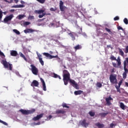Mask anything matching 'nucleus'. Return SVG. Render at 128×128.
Segmentation results:
<instances>
[{
    "label": "nucleus",
    "instance_id": "nucleus-1",
    "mask_svg": "<svg viewBox=\"0 0 128 128\" xmlns=\"http://www.w3.org/2000/svg\"><path fill=\"white\" fill-rule=\"evenodd\" d=\"M63 72V81L64 82V84L65 86H67L68 84V82H70L72 79H70V74L68 72L67 70H64L62 71Z\"/></svg>",
    "mask_w": 128,
    "mask_h": 128
},
{
    "label": "nucleus",
    "instance_id": "nucleus-2",
    "mask_svg": "<svg viewBox=\"0 0 128 128\" xmlns=\"http://www.w3.org/2000/svg\"><path fill=\"white\" fill-rule=\"evenodd\" d=\"M128 65V58H126L124 62V72L122 74L123 78H126V74L128 72V70L126 68V66Z\"/></svg>",
    "mask_w": 128,
    "mask_h": 128
},
{
    "label": "nucleus",
    "instance_id": "nucleus-3",
    "mask_svg": "<svg viewBox=\"0 0 128 128\" xmlns=\"http://www.w3.org/2000/svg\"><path fill=\"white\" fill-rule=\"evenodd\" d=\"M20 112H22V114H24L25 116H28V114H32L36 112V109L32 108L31 110H24V109H20Z\"/></svg>",
    "mask_w": 128,
    "mask_h": 128
},
{
    "label": "nucleus",
    "instance_id": "nucleus-4",
    "mask_svg": "<svg viewBox=\"0 0 128 128\" xmlns=\"http://www.w3.org/2000/svg\"><path fill=\"white\" fill-rule=\"evenodd\" d=\"M1 64H3L4 68H8L10 70H12V64H10L8 62H6V60H2L1 61Z\"/></svg>",
    "mask_w": 128,
    "mask_h": 128
},
{
    "label": "nucleus",
    "instance_id": "nucleus-5",
    "mask_svg": "<svg viewBox=\"0 0 128 128\" xmlns=\"http://www.w3.org/2000/svg\"><path fill=\"white\" fill-rule=\"evenodd\" d=\"M109 80L112 84H118V80L116 79V74H110Z\"/></svg>",
    "mask_w": 128,
    "mask_h": 128
},
{
    "label": "nucleus",
    "instance_id": "nucleus-6",
    "mask_svg": "<svg viewBox=\"0 0 128 128\" xmlns=\"http://www.w3.org/2000/svg\"><path fill=\"white\" fill-rule=\"evenodd\" d=\"M34 12V14H39L38 15L39 18H44V16H46V12H44V10H35Z\"/></svg>",
    "mask_w": 128,
    "mask_h": 128
},
{
    "label": "nucleus",
    "instance_id": "nucleus-7",
    "mask_svg": "<svg viewBox=\"0 0 128 128\" xmlns=\"http://www.w3.org/2000/svg\"><path fill=\"white\" fill-rule=\"evenodd\" d=\"M69 82L72 86L76 90H80V87H78V84L74 81V80L71 79L70 81Z\"/></svg>",
    "mask_w": 128,
    "mask_h": 128
},
{
    "label": "nucleus",
    "instance_id": "nucleus-8",
    "mask_svg": "<svg viewBox=\"0 0 128 128\" xmlns=\"http://www.w3.org/2000/svg\"><path fill=\"white\" fill-rule=\"evenodd\" d=\"M30 66L32 68H31V70L33 74H34L35 76H38V70L34 65V64H31Z\"/></svg>",
    "mask_w": 128,
    "mask_h": 128
},
{
    "label": "nucleus",
    "instance_id": "nucleus-9",
    "mask_svg": "<svg viewBox=\"0 0 128 128\" xmlns=\"http://www.w3.org/2000/svg\"><path fill=\"white\" fill-rule=\"evenodd\" d=\"M110 60H116L118 62V66H120V64H122V62H120V57L118 58V59H116V58L114 55H112L110 58Z\"/></svg>",
    "mask_w": 128,
    "mask_h": 128
},
{
    "label": "nucleus",
    "instance_id": "nucleus-10",
    "mask_svg": "<svg viewBox=\"0 0 128 128\" xmlns=\"http://www.w3.org/2000/svg\"><path fill=\"white\" fill-rule=\"evenodd\" d=\"M79 124L80 126H84V128H88V124H90L88 122H86V119L80 120Z\"/></svg>",
    "mask_w": 128,
    "mask_h": 128
},
{
    "label": "nucleus",
    "instance_id": "nucleus-11",
    "mask_svg": "<svg viewBox=\"0 0 128 128\" xmlns=\"http://www.w3.org/2000/svg\"><path fill=\"white\" fill-rule=\"evenodd\" d=\"M44 56H46V58H50V60H52V58H58V56L56 55L55 56H52L51 54H50L48 53V52H44L43 53Z\"/></svg>",
    "mask_w": 128,
    "mask_h": 128
},
{
    "label": "nucleus",
    "instance_id": "nucleus-12",
    "mask_svg": "<svg viewBox=\"0 0 128 128\" xmlns=\"http://www.w3.org/2000/svg\"><path fill=\"white\" fill-rule=\"evenodd\" d=\"M12 18H14L13 14H10L8 16H6L4 20V22H8L12 20Z\"/></svg>",
    "mask_w": 128,
    "mask_h": 128
},
{
    "label": "nucleus",
    "instance_id": "nucleus-13",
    "mask_svg": "<svg viewBox=\"0 0 128 128\" xmlns=\"http://www.w3.org/2000/svg\"><path fill=\"white\" fill-rule=\"evenodd\" d=\"M44 114H41L39 115H37L36 116L33 118L32 120L34 122H36V120H40L42 116H44Z\"/></svg>",
    "mask_w": 128,
    "mask_h": 128
},
{
    "label": "nucleus",
    "instance_id": "nucleus-14",
    "mask_svg": "<svg viewBox=\"0 0 128 128\" xmlns=\"http://www.w3.org/2000/svg\"><path fill=\"white\" fill-rule=\"evenodd\" d=\"M110 100H112V98L110 96L108 98H106V102L107 106H110V104H112Z\"/></svg>",
    "mask_w": 128,
    "mask_h": 128
},
{
    "label": "nucleus",
    "instance_id": "nucleus-15",
    "mask_svg": "<svg viewBox=\"0 0 128 128\" xmlns=\"http://www.w3.org/2000/svg\"><path fill=\"white\" fill-rule=\"evenodd\" d=\"M40 84L38 83V82L36 81V80H34L32 82L30 86H38Z\"/></svg>",
    "mask_w": 128,
    "mask_h": 128
},
{
    "label": "nucleus",
    "instance_id": "nucleus-16",
    "mask_svg": "<svg viewBox=\"0 0 128 128\" xmlns=\"http://www.w3.org/2000/svg\"><path fill=\"white\" fill-rule=\"evenodd\" d=\"M36 32V30L30 28H26L24 30V32L25 34H31L32 32Z\"/></svg>",
    "mask_w": 128,
    "mask_h": 128
},
{
    "label": "nucleus",
    "instance_id": "nucleus-17",
    "mask_svg": "<svg viewBox=\"0 0 128 128\" xmlns=\"http://www.w3.org/2000/svg\"><path fill=\"white\" fill-rule=\"evenodd\" d=\"M40 80L42 84L43 90L46 92V82H44V80L42 78H40Z\"/></svg>",
    "mask_w": 128,
    "mask_h": 128
},
{
    "label": "nucleus",
    "instance_id": "nucleus-18",
    "mask_svg": "<svg viewBox=\"0 0 128 128\" xmlns=\"http://www.w3.org/2000/svg\"><path fill=\"white\" fill-rule=\"evenodd\" d=\"M56 114H66V111L64 110H58L56 111Z\"/></svg>",
    "mask_w": 128,
    "mask_h": 128
},
{
    "label": "nucleus",
    "instance_id": "nucleus-19",
    "mask_svg": "<svg viewBox=\"0 0 128 128\" xmlns=\"http://www.w3.org/2000/svg\"><path fill=\"white\" fill-rule=\"evenodd\" d=\"M38 56V58L39 62L41 64L42 66H44V60H42V55H39L37 52Z\"/></svg>",
    "mask_w": 128,
    "mask_h": 128
},
{
    "label": "nucleus",
    "instance_id": "nucleus-20",
    "mask_svg": "<svg viewBox=\"0 0 128 128\" xmlns=\"http://www.w3.org/2000/svg\"><path fill=\"white\" fill-rule=\"evenodd\" d=\"M10 56H18V52H16V50H10Z\"/></svg>",
    "mask_w": 128,
    "mask_h": 128
},
{
    "label": "nucleus",
    "instance_id": "nucleus-21",
    "mask_svg": "<svg viewBox=\"0 0 128 128\" xmlns=\"http://www.w3.org/2000/svg\"><path fill=\"white\" fill-rule=\"evenodd\" d=\"M95 126H97L98 128H104V124H100V122H97L95 124Z\"/></svg>",
    "mask_w": 128,
    "mask_h": 128
},
{
    "label": "nucleus",
    "instance_id": "nucleus-22",
    "mask_svg": "<svg viewBox=\"0 0 128 128\" xmlns=\"http://www.w3.org/2000/svg\"><path fill=\"white\" fill-rule=\"evenodd\" d=\"M69 36H71L72 40H76V33L72 32L69 33Z\"/></svg>",
    "mask_w": 128,
    "mask_h": 128
},
{
    "label": "nucleus",
    "instance_id": "nucleus-23",
    "mask_svg": "<svg viewBox=\"0 0 128 128\" xmlns=\"http://www.w3.org/2000/svg\"><path fill=\"white\" fill-rule=\"evenodd\" d=\"M82 92H84V91L82 90H76L74 92V94H75V96H78L82 94Z\"/></svg>",
    "mask_w": 128,
    "mask_h": 128
},
{
    "label": "nucleus",
    "instance_id": "nucleus-24",
    "mask_svg": "<svg viewBox=\"0 0 128 128\" xmlns=\"http://www.w3.org/2000/svg\"><path fill=\"white\" fill-rule=\"evenodd\" d=\"M108 114H110V112H106L100 113L99 115H100L102 118H105L106 116H108Z\"/></svg>",
    "mask_w": 128,
    "mask_h": 128
},
{
    "label": "nucleus",
    "instance_id": "nucleus-25",
    "mask_svg": "<svg viewBox=\"0 0 128 128\" xmlns=\"http://www.w3.org/2000/svg\"><path fill=\"white\" fill-rule=\"evenodd\" d=\"M82 46L80 45V44H78L74 47V49L75 50H82Z\"/></svg>",
    "mask_w": 128,
    "mask_h": 128
},
{
    "label": "nucleus",
    "instance_id": "nucleus-26",
    "mask_svg": "<svg viewBox=\"0 0 128 128\" xmlns=\"http://www.w3.org/2000/svg\"><path fill=\"white\" fill-rule=\"evenodd\" d=\"M120 108H122V110H126V106H124V103L120 102Z\"/></svg>",
    "mask_w": 128,
    "mask_h": 128
},
{
    "label": "nucleus",
    "instance_id": "nucleus-27",
    "mask_svg": "<svg viewBox=\"0 0 128 128\" xmlns=\"http://www.w3.org/2000/svg\"><path fill=\"white\" fill-rule=\"evenodd\" d=\"M20 56L21 58H24V60H26V62L28 60V59H26V56H24V54H23L22 52H19Z\"/></svg>",
    "mask_w": 128,
    "mask_h": 128
},
{
    "label": "nucleus",
    "instance_id": "nucleus-28",
    "mask_svg": "<svg viewBox=\"0 0 128 128\" xmlns=\"http://www.w3.org/2000/svg\"><path fill=\"white\" fill-rule=\"evenodd\" d=\"M53 78H58L59 80H62V78L60 77V76L58 75L55 73H53Z\"/></svg>",
    "mask_w": 128,
    "mask_h": 128
},
{
    "label": "nucleus",
    "instance_id": "nucleus-29",
    "mask_svg": "<svg viewBox=\"0 0 128 128\" xmlns=\"http://www.w3.org/2000/svg\"><path fill=\"white\" fill-rule=\"evenodd\" d=\"M13 32H14L15 34H18V35L20 34V31H18V30L14 29V30H13Z\"/></svg>",
    "mask_w": 128,
    "mask_h": 128
},
{
    "label": "nucleus",
    "instance_id": "nucleus-30",
    "mask_svg": "<svg viewBox=\"0 0 128 128\" xmlns=\"http://www.w3.org/2000/svg\"><path fill=\"white\" fill-rule=\"evenodd\" d=\"M66 6H60V10L61 12H64V10H66Z\"/></svg>",
    "mask_w": 128,
    "mask_h": 128
},
{
    "label": "nucleus",
    "instance_id": "nucleus-31",
    "mask_svg": "<svg viewBox=\"0 0 128 128\" xmlns=\"http://www.w3.org/2000/svg\"><path fill=\"white\" fill-rule=\"evenodd\" d=\"M18 18L19 20H22V18H24V15L20 14L19 16H18Z\"/></svg>",
    "mask_w": 128,
    "mask_h": 128
},
{
    "label": "nucleus",
    "instance_id": "nucleus-32",
    "mask_svg": "<svg viewBox=\"0 0 128 128\" xmlns=\"http://www.w3.org/2000/svg\"><path fill=\"white\" fill-rule=\"evenodd\" d=\"M119 52L120 56H124V52L122 51V49L120 48L119 49Z\"/></svg>",
    "mask_w": 128,
    "mask_h": 128
},
{
    "label": "nucleus",
    "instance_id": "nucleus-33",
    "mask_svg": "<svg viewBox=\"0 0 128 128\" xmlns=\"http://www.w3.org/2000/svg\"><path fill=\"white\" fill-rule=\"evenodd\" d=\"M96 86H98V88H102V83H100V82H98L96 83Z\"/></svg>",
    "mask_w": 128,
    "mask_h": 128
},
{
    "label": "nucleus",
    "instance_id": "nucleus-34",
    "mask_svg": "<svg viewBox=\"0 0 128 128\" xmlns=\"http://www.w3.org/2000/svg\"><path fill=\"white\" fill-rule=\"evenodd\" d=\"M38 2H40V4H43L44 2H46V0H36Z\"/></svg>",
    "mask_w": 128,
    "mask_h": 128
},
{
    "label": "nucleus",
    "instance_id": "nucleus-35",
    "mask_svg": "<svg viewBox=\"0 0 128 128\" xmlns=\"http://www.w3.org/2000/svg\"><path fill=\"white\" fill-rule=\"evenodd\" d=\"M62 106H63V108H70V106H68V104H66V103H63L62 104Z\"/></svg>",
    "mask_w": 128,
    "mask_h": 128
},
{
    "label": "nucleus",
    "instance_id": "nucleus-36",
    "mask_svg": "<svg viewBox=\"0 0 128 128\" xmlns=\"http://www.w3.org/2000/svg\"><path fill=\"white\" fill-rule=\"evenodd\" d=\"M89 114L90 116H94V114H96L94 112H90Z\"/></svg>",
    "mask_w": 128,
    "mask_h": 128
},
{
    "label": "nucleus",
    "instance_id": "nucleus-37",
    "mask_svg": "<svg viewBox=\"0 0 128 128\" xmlns=\"http://www.w3.org/2000/svg\"><path fill=\"white\" fill-rule=\"evenodd\" d=\"M0 122L1 124H4V126H8V123H6V122H4L2 120H0Z\"/></svg>",
    "mask_w": 128,
    "mask_h": 128
},
{
    "label": "nucleus",
    "instance_id": "nucleus-38",
    "mask_svg": "<svg viewBox=\"0 0 128 128\" xmlns=\"http://www.w3.org/2000/svg\"><path fill=\"white\" fill-rule=\"evenodd\" d=\"M124 22L125 24H128V18H124Z\"/></svg>",
    "mask_w": 128,
    "mask_h": 128
},
{
    "label": "nucleus",
    "instance_id": "nucleus-39",
    "mask_svg": "<svg viewBox=\"0 0 128 128\" xmlns=\"http://www.w3.org/2000/svg\"><path fill=\"white\" fill-rule=\"evenodd\" d=\"M2 18V11L0 8V20Z\"/></svg>",
    "mask_w": 128,
    "mask_h": 128
},
{
    "label": "nucleus",
    "instance_id": "nucleus-40",
    "mask_svg": "<svg viewBox=\"0 0 128 128\" xmlns=\"http://www.w3.org/2000/svg\"><path fill=\"white\" fill-rule=\"evenodd\" d=\"M6 2H8V4H12V2H14V0H10V1H8V0H4Z\"/></svg>",
    "mask_w": 128,
    "mask_h": 128
},
{
    "label": "nucleus",
    "instance_id": "nucleus-41",
    "mask_svg": "<svg viewBox=\"0 0 128 128\" xmlns=\"http://www.w3.org/2000/svg\"><path fill=\"white\" fill-rule=\"evenodd\" d=\"M116 126V124H114V123H111L110 124V128H114V126Z\"/></svg>",
    "mask_w": 128,
    "mask_h": 128
},
{
    "label": "nucleus",
    "instance_id": "nucleus-42",
    "mask_svg": "<svg viewBox=\"0 0 128 128\" xmlns=\"http://www.w3.org/2000/svg\"><path fill=\"white\" fill-rule=\"evenodd\" d=\"M28 24H30V22H24V26H28Z\"/></svg>",
    "mask_w": 128,
    "mask_h": 128
},
{
    "label": "nucleus",
    "instance_id": "nucleus-43",
    "mask_svg": "<svg viewBox=\"0 0 128 128\" xmlns=\"http://www.w3.org/2000/svg\"><path fill=\"white\" fill-rule=\"evenodd\" d=\"M115 88L116 89L118 92H120V88L118 86H116Z\"/></svg>",
    "mask_w": 128,
    "mask_h": 128
},
{
    "label": "nucleus",
    "instance_id": "nucleus-44",
    "mask_svg": "<svg viewBox=\"0 0 128 128\" xmlns=\"http://www.w3.org/2000/svg\"><path fill=\"white\" fill-rule=\"evenodd\" d=\"M64 6V2L62 0L60 1V6Z\"/></svg>",
    "mask_w": 128,
    "mask_h": 128
},
{
    "label": "nucleus",
    "instance_id": "nucleus-45",
    "mask_svg": "<svg viewBox=\"0 0 128 128\" xmlns=\"http://www.w3.org/2000/svg\"><path fill=\"white\" fill-rule=\"evenodd\" d=\"M122 80H120L119 82L118 87V88H120V86H122Z\"/></svg>",
    "mask_w": 128,
    "mask_h": 128
},
{
    "label": "nucleus",
    "instance_id": "nucleus-46",
    "mask_svg": "<svg viewBox=\"0 0 128 128\" xmlns=\"http://www.w3.org/2000/svg\"><path fill=\"white\" fill-rule=\"evenodd\" d=\"M114 20H120V17H118V16H116L114 18Z\"/></svg>",
    "mask_w": 128,
    "mask_h": 128
},
{
    "label": "nucleus",
    "instance_id": "nucleus-47",
    "mask_svg": "<svg viewBox=\"0 0 128 128\" xmlns=\"http://www.w3.org/2000/svg\"><path fill=\"white\" fill-rule=\"evenodd\" d=\"M112 64L114 68H118V64L116 63L112 62Z\"/></svg>",
    "mask_w": 128,
    "mask_h": 128
},
{
    "label": "nucleus",
    "instance_id": "nucleus-48",
    "mask_svg": "<svg viewBox=\"0 0 128 128\" xmlns=\"http://www.w3.org/2000/svg\"><path fill=\"white\" fill-rule=\"evenodd\" d=\"M0 56H4H4H4V52H2V51H0Z\"/></svg>",
    "mask_w": 128,
    "mask_h": 128
},
{
    "label": "nucleus",
    "instance_id": "nucleus-49",
    "mask_svg": "<svg viewBox=\"0 0 128 128\" xmlns=\"http://www.w3.org/2000/svg\"><path fill=\"white\" fill-rule=\"evenodd\" d=\"M18 8H24V5L19 4V5H18Z\"/></svg>",
    "mask_w": 128,
    "mask_h": 128
},
{
    "label": "nucleus",
    "instance_id": "nucleus-50",
    "mask_svg": "<svg viewBox=\"0 0 128 128\" xmlns=\"http://www.w3.org/2000/svg\"><path fill=\"white\" fill-rule=\"evenodd\" d=\"M118 30H124V28H122V26H118Z\"/></svg>",
    "mask_w": 128,
    "mask_h": 128
},
{
    "label": "nucleus",
    "instance_id": "nucleus-51",
    "mask_svg": "<svg viewBox=\"0 0 128 128\" xmlns=\"http://www.w3.org/2000/svg\"><path fill=\"white\" fill-rule=\"evenodd\" d=\"M48 120H50L51 118H52V115H50L47 117Z\"/></svg>",
    "mask_w": 128,
    "mask_h": 128
},
{
    "label": "nucleus",
    "instance_id": "nucleus-52",
    "mask_svg": "<svg viewBox=\"0 0 128 128\" xmlns=\"http://www.w3.org/2000/svg\"><path fill=\"white\" fill-rule=\"evenodd\" d=\"M105 30H106V31L108 32H110V29H108V28H105Z\"/></svg>",
    "mask_w": 128,
    "mask_h": 128
},
{
    "label": "nucleus",
    "instance_id": "nucleus-53",
    "mask_svg": "<svg viewBox=\"0 0 128 128\" xmlns=\"http://www.w3.org/2000/svg\"><path fill=\"white\" fill-rule=\"evenodd\" d=\"M50 10L51 12H56V10H55L54 8H50Z\"/></svg>",
    "mask_w": 128,
    "mask_h": 128
},
{
    "label": "nucleus",
    "instance_id": "nucleus-54",
    "mask_svg": "<svg viewBox=\"0 0 128 128\" xmlns=\"http://www.w3.org/2000/svg\"><path fill=\"white\" fill-rule=\"evenodd\" d=\"M12 8H18V5L12 6Z\"/></svg>",
    "mask_w": 128,
    "mask_h": 128
},
{
    "label": "nucleus",
    "instance_id": "nucleus-55",
    "mask_svg": "<svg viewBox=\"0 0 128 128\" xmlns=\"http://www.w3.org/2000/svg\"><path fill=\"white\" fill-rule=\"evenodd\" d=\"M35 126H40V122H38L37 123H35Z\"/></svg>",
    "mask_w": 128,
    "mask_h": 128
},
{
    "label": "nucleus",
    "instance_id": "nucleus-56",
    "mask_svg": "<svg viewBox=\"0 0 128 128\" xmlns=\"http://www.w3.org/2000/svg\"><path fill=\"white\" fill-rule=\"evenodd\" d=\"M111 72H112V74H113L114 72V68H113L112 69Z\"/></svg>",
    "mask_w": 128,
    "mask_h": 128
},
{
    "label": "nucleus",
    "instance_id": "nucleus-57",
    "mask_svg": "<svg viewBox=\"0 0 128 128\" xmlns=\"http://www.w3.org/2000/svg\"><path fill=\"white\" fill-rule=\"evenodd\" d=\"M126 52H128V46L126 47Z\"/></svg>",
    "mask_w": 128,
    "mask_h": 128
},
{
    "label": "nucleus",
    "instance_id": "nucleus-58",
    "mask_svg": "<svg viewBox=\"0 0 128 128\" xmlns=\"http://www.w3.org/2000/svg\"><path fill=\"white\" fill-rule=\"evenodd\" d=\"M125 84H126V86H127V88H128V82H125Z\"/></svg>",
    "mask_w": 128,
    "mask_h": 128
},
{
    "label": "nucleus",
    "instance_id": "nucleus-59",
    "mask_svg": "<svg viewBox=\"0 0 128 128\" xmlns=\"http://www.w3.org/2000/svg\"><path fill=\"white\" fill-rule=\"evenodd\" d=\"M20 3L22 4H24V2L22 1V0H21Z\"/></svg>",
    "mask_w": 128,
    "mask_h": 128
},
{
    "label": "nucleus",
    "instance_id": "nucleus-60",
    "mask_svg": "<svg viewBox=\"0 0 128 128\" xmlns=\"http://www.w3.org/2000/svg\"><path fill=\"white\" fill-rule=\"evenodd\" d=\"M10 12H14V9L10 10Z\"/></svg>",
    "mask_w": 128,
    "mask_h": 128
},
{
    "label": "nucleus",
    "instance_id": "nucleus-61",
    "mask_svg": "<svg viewBox=\"0 0 128 128\" xmlns=\"http://www.w3.org/2000/svg\"><path fill=\"white\" fill-rule=\"evenodd\" d=\"M14 2H15L16 4H18V0H14Z\"/></svg>",
    "mask_w": 128,
    "mask_h": 128
},
{
    "label": "nucleus",
    "instance_id": "nucleus-62",
    "mask_svg": "<svg viewBox=\"0 0 128 128\" xmlns=\"http://www.w3.org/2000/svg\"><path fill=\"white\" fill-rule=\"evenodd\" d=\"M30 18H32V19H34V16H30Z\"/></svg>",
    "mask_w": 128,
    "mask_h": 128
},
{
    "label": "nucleus",
    "instance_id": "nucleus-63",
    "mask_svg": "<svg viewBox=\"0 0 128 128\" xmlns=\"http://www.w3.org/2000/svg\"><path fill=\"white\" fill-rule=\"evenodd\" d=\"M107 48H110V46L108 45V46H107Z\"/></svg>",
    "mask_w": 128,
    "mask_h": 128
},
{
    "label": "nucleus",
    "instance_id": "nucleus-64",
    "mask_svg": "<svg viewBox=\"0 0 128 128\" xmlns=\"http://www.w3.org/2000/svg\"><path fill=\"white\" fill-rule=\"evenodd\" d=\"M3 14H6V12H4Z\"/></svg>",
    "mask_w": 128,
    "mask_h": 128
}]
</instances>
